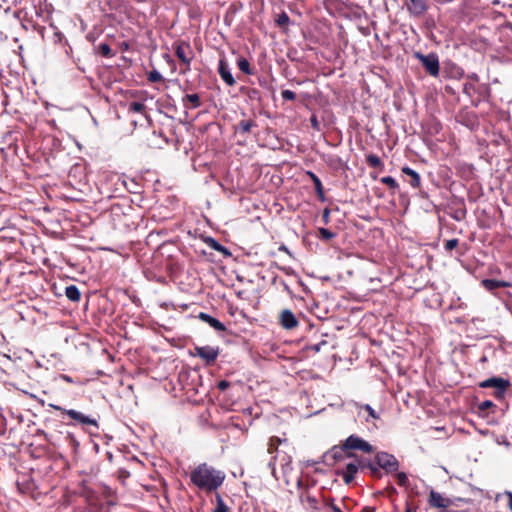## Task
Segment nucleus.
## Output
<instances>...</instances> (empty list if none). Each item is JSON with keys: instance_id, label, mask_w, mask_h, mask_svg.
I'll return each mask as SVG.
<instances>
[{"instance_id": "nucleus-1", "label": "nucleus", "mask_w": 512, "mask_h": 512, "mask_svg": "<svg viewBox=\"0 0 512 512\" xmlns=\"http://www.w3.org/2000/svg\"><path fill=\"white\" fill-rule=\"evenodd\" d=\"M225 479L224 473L216 470L206 463L198 465L190 473L191 482L201 490L206 492L215 491L220 487Z\"/></svg>"}, {"instance_id": "nucleus-2", "label": "nucleus", "mask_w": 512, "mask_h": 512, "mask_svg": "<svg viewBox=\"0 0 512 512\" xmlns=\"http://www.w3.org/2000/svg\"><path fill=\"white\" fill-rule=\"evenodd\" d=\"M49 407H51L54 410L59 411L63 415H67L72 420L76 421L77 423H80L82 425H91L96 428L99 427L98 422L95 418H92L90 416L84 415L83 413L76 411L74 409H65L59 405L55 404H49Z\"/></svg>"}, {"instance_id": "nucleus-3", "label": "nucleus", "mask_w": 512, "mask_h": 512, "mask_svg": "<svg viewBox=\"0 0 512 512\" xmlns=\"http://www.w3.org/2000/svg\"><path fill=\"white\" fill-rule=\"evenodd\" d=\"M479 386L481 388H494L495 391L493 395L497 399L504 398L508 388L510 387V382L507 379L499 378V377H491L484 381H482Z\"/></svg>"}, {"instance_id": "nucleus-4", "label": "nucleus", "mask_w": 512, "mask_h": 512, "mask_svg": "<svg viewBox=\"0 0 512 512\" xmlns=\"http://www.w3.org/2000/svg\"><path fill=\"white\" fill-rule=\"evenodd\" d=\"M376 464L387 474L397 472L399 469L398 459L387 452H378L375 455Z\"/></svg>"}, {"instance_id": "nucleus-5", "label": "nucleus", "mask_w": 512, "mask_h": 512, "mask_svg": "<svg viewBox=\"0 0 512 512\" xmlns=\"http://www.w3.org/2000/svg\"><path fill=\"white\" fill-rule=\"evenodd\" d=\"M353 456L354 454L352 452H348V450L344 447L343 442L340 445L333 446L325 453V458L329 465H335L336 463Z\"/></svg>"}, {"instance_id": "nucleus-6", "label": "nucleus", "mask_w": 512, "mask_h": 512, "mask_svg": "<svg viewBox=\"0 0 512 512\" xmlns=\"http://www.w3.org/2000/svg\"><path fill=\"white\" fill-rule=\"evenodd\" d=\"M194 350L195 355L201 358L208 366L213 365L220 354V349L217 346H196Z\"/></svg>"}, {"instance_id": "nucleus-7", "label": "nucleus", "mask_w": 512, "mask_h": 512, "mask_svg": "<svg viewBox=\"0 0 512 512\" xmlns=\"http://www.w3.org/2000/svg\"><path fill=\"white\" fill-rule=\"evenodd\" d=\"M343 443L348 452L353 450H359L368 454L374 452V447L370 443L356 435H350Z\"/></svg>"}, {"instance_id": "nucleus-8", "label": "nucleus", "mask_w": 512, "mask_h": 512, "mask_svg": "<svg viewBox=\"0 0 512 512\" xmlns=\"http://www.w3.org/2000/svg\"><path fill=\"white\" fill-rule=\"evenodd\" d=\"M416 57L421 61L423 67L432 76H438L439 74V59L434 53L428 55L416 54Z\"/></svg>"}, {"instance_id": "nucleus-9", "label": "nucleus", "mask_w": 512, "mask_h": 512, "mask_svg": "<svg viewBox=\"0 0 512 512\" xmlns=\"http://www.w3.org/2000/svg\"><path fill=\"white\" fill-rule=\"evenodd\" d=\"M364 462V460L358 459V463H348L344 468L337 469L336 474L341 476L345 484H350L355 479V475L357 474L360 464Z\"/></svg>"}, {"instance_id": "nucleus-10", "label": "nucleus", "mask_w": 512, "mask_h": 512, "mask_svg": "<svg viewBox=\"0 0 512 512\" xmlns=\"http://www.w3.org/2000/svg\"><path fill=\"white\" fill-rule=\"evenodd\" d=\"M175 54L187 67L190 66L194 54L189 43L183 41L177 43L175 46Z\"/></svg>"}, {"instance_id": "nucleus-11", "label": "nucleus", "mask_w": 512, "mask_h": 512, "mask_svg": "<svg viewBox=\"0 0 512 512\" xmlns=\"http://www.w3.org/2000/svg\"><path fill=\"white\" fill-rule=\"evenodd\" d=\"M409 13L413 16H422L428 9L426 0H405Z\"/></svg>"}, {"instance_id": "nucleus-12", "label": "nucleus", "mask_w": 512, "mask_h": 512, "mask_svg": "<svg viewBox=\"0 0 512 512\" xmlns=\"http://www.w3.org/2000/svg\"><path fill=\"white\" fill-rule=\"evenodd\" d=\"M428 503L431 507L445 509L451 505V500L442 496L439 492L431 490L429 493Z\"/></svg>"}, {"instance_id": "nucleus-13", "label": "nucleus", "mask_w": 512, "mask_h": 512, "mask_svg": "<svg viewBox=\"0 0 512 512\" xmlns=\"http://www.w3.org/2000/svg\"><path fill=\"white\" fill-rule=\"evenodd\" d=\"M218 72L222 78V80L228 85L233 86L235 84V79L231 74L230 67L225 59H220Z\"/></svg>"}, {"instance_id": "nucleus-14", "label": "nucleus", "mask_w": 512, "mask_h": 512, "mask_svg": "<svg viewBox=\"0 0 512 512\" xmlns=\"http://www.w3.org/2000/svg\"><path fill=\"white\" fill-rule=\"evenodd\" d=\"M481 285L490 292H493L494 290L498 288H506L511 287L512 283L508 281L503 280H495V279H483L481 281Z\"/></svg>"}, {"instance_id": "nucleus-15", "label": "nucleus", "mask_w": 512, "mask_h": 512, "mask_svg": "<svg viewBox=\"0 0 512 512\" xmlns=\"http://www.w3.org/2000/svg\"><path fill=\"white\" fill-rule=\"evenodd\" d=\"M362 470L368 469L370 471V475L376 479H380L382 477L381 468L376 464V462L365 461L360 464Z\"/></svg>"}, {"instance_id": "nucleus-16", "label": "nucleus", "mask_w": 512, "mask_h": 512, "mask_svg": "<svg viewBox=\"0 0 512 512\" xmlns=\"http://www.w3.org/2000/svg\"><path fill=\"white\" fill-rule=\"evenodd\" d=\"M402 172L411 177L410 184L412 187L418 188L420 186V175L415 170L410 167H403Z\"/></svg>"}, {"instance_id": "nucleus-17", "label": "nucleus", "mask_w": 512, "mask_h": 512, "mask_svg": "<svg viewBox=\"0 0 512 512\" xmlns=\"http://www.w3.org/2000/svg\"><path fill=\"white\" fill-rule=\"evenodd\" d=\"M65 295L69 300L73 302L79 301L81 297V293L76 285L67 286L65 288Z\"/></svg>"}, {"instance_id": "nucleus-18", "label": "nucleus", "mask_w": 512, "mask_h": 512, "mask_svg": "<svg viewBox=\"0 0 512 512\" xmlns=\"http://www.w3.org/2000/svg\"><path fill=\"white\" fill-rule=\"evenodd\" d=\"M307 174L310 176L311 180L313 181L314 188H315L317 195L319 196L320 199L323 200L324 199V191H323V186H322L321 180L313 172H308Z\"/></svg>"}, {"instance_id": "nucleus-19", "label": "nucleus", "mask_w": 512, "mask_h": 512, "mask_svg": "<svg viewBox=\"0 0 512 512\" xmlns=\"http://www.w3.org/2000/svg\"><path fill=\"white\" fill-rule=\"evenodd\" d=\"M302 503L312 510H318V501L314 496L305 494L302 498Z\"/></svg>"}, {"instance_id": "nucleus-20", "label": "nucleus", "mask_w": 512, "mask_h": 512, "mask_svg": "<svg viewBox=\"0 0 512 512\" xmlns=\"http://www.w3.org/2000/svg\"><path fill=\"white\" fill-rule=\"evenodd\" d=\"M215 500H216V507L213 510V512H229L228 506L225 504L224 500L222 499V497L219 493H216Z\"/></svg>"}, {"instance_id": "nucleus-21", "label": "nucleus", "mask_w": 512, "mask_h": 512, "mask_svg": "<svg viewBox=\"0 0 512 512\" xmlns=\"http://www.w3.org/2000/svg\"><path fill=\"white\" fill-rule=\"evenodd\" d=\"M237 65H238V68L245 74L247 75H251L252 74V70L250 68V63L249 61L244 58V57H240L237 61Z\"/></svg>"}, {"instance_id": "nucleus-22", "label": "nucleus", "mask_w": 512, "mask_h": 512, "mask_svg": "<svg viewBox=\"0 0 512 512\" xmlns=\"http://www.w3.org/2000/svg\"><path fill=\"white\" fill-rule=\"evenodd\" d=\"M366 161L367 163L373 167V168H382L383 167V162L381 161V159L375 155V154H369L367 155L366 157Z\"/></svg>"}, {"instance_id": "nucleus-23", "label": "nucleus", "mask_w": 512, "mask_h": 512, "mask_svg": "<svg viewBox=\"0 0 512 512\" xmlns=\"http://www.w3.org/2000/svg\"><path fill=\"white\" fill-rule=\"evenodd\" d=\"M281 443V439L279 437L273 436L270 438L268 443L267 452L269 454H273L278 450V446Z\"/></svg>"}, {"instance_id": "nucleus-24", "label": "nucleus", "mask_w": 512, "mask_h": 512, "mask_svg": "<svg viewBox=\"0 0 512 512\" xmlns=\"http://www.w3.org/2000/svg\"><path fill=\"white\" fill-rule=\"evenodd\" d=\"M254 126L255 122L253 120H242L238 123V128L242 133H249Z\"/></svg>"}, {"instance_id": "nucleus-25", "label": "nucleus", "mask_w": 512, "mask_h": 512, "mask_svg": "<svg viewBox=\"0 0 512 512\" xmlns=\"http://www.w3.org/2000/svg\"><path fill=\"white\" fill-rule=\"evenodd\" d=\"M191 103V108H198L201 105L200 97L198 94H187L184 98Z\"/></svg>"}, {"instance_id": "nucleus-26", "label": "nucleus", "mask_w": 512, "mask_h": 512, "mask_svg": "<svg viewBox=\"0 0 512 512\" xmlns=\"http://www.w3.org/2000/svg\"><path fill=\"white\" fill-rule=\"evenodd\" d=\"M396 480L397 484L401 487H408L409 486V479L406 473L404 472H398L396 474Z\"/></svg>"}, {"instance_id": "nucleus-27", "label": "nucleus", "mask_w": 512, "mask_h": 512, "mask_svg": "<svg viewBox=\"0 0 512 512\" xmlns=\"http://www.w3.org/2000/svg\"><path fill=\"white\" fill-rule=\"evenodd\" d=\"M99 53L104 57H112L113 52L111 47L107 43H101L98 47Z\"/></svg>"}, {"instance_id": "nucleus-28", "label": "nucleus", "mask_w": 512, "mask_h": 512, "mask_svg": "<svg viewBox=\"0 0 512 512\" xmlns=\"http://www.w3.org/2000/svg\"><path fill=\"white\" fill-rule=\"evenodd\" d=\"M381 182L385 185H387L390 189H397L398 188V183L396 182V180L391 177V176H385V177H382L381 178Z\"/></svg>"}, {"instance_id": "nucleus-29", "label": "nucleus", "mask_w": 512, "mask_h": 512, "mask_svg": "<svg viewBox=\"0 0 512 512\" xmlns=\"http://www.w3.org/2000/svg\"><path fill=\"white\" fill-rule=\"evenodd\" d=\"M289 21H290V18L286 12H282L281 14H279L276 19V23L280 27L288 25Z\"/></svg>"}, {"instance_id": "nucleus-30", "label": "nucleus", "mask_w": 512, "mask_h": 512, "mask_svg": "<svg viewBox=\"0 0 512 512\" xmlns=\"http://www.w3.org/2000/svg\"><path fill=\"white\" fill-rule=\"evenodd\" d=\"M145 110V105L141 102H132L129 105V111L135 113H143Z\"/></svg>"}, {"instance_id": "nucleus-31", "label": "nucleus", "mask_w": 512, "mask_h": 512, "mask_svg": "<svg viewBox=\"0 0 512 512\" xmlns=\"http://www.w3.org/2000/svg\"><path fill=\"white\" fill-rule=\"evenodd\" d=\"M148 80L152 83H155L162 81L163 77L159 71L154 69L148 73Z\"/></svg>"}, {"instance_id": "nucleus-32", "label": "nucleus", "mask_w": 512, "mask_h": 512, "mask_svg": "<svg viewBox=\"0 0 512 512\" xmlns=\"http://www.w3.org/2000/svg\"><path fill=\"white\" fill-rule=\"evenodd\" d=\"M318 232L320 234V237L324 240H330L335 236L333 232L326 228H319Z\"/></svg>"}, {"instance_id": "nucleus-33", "label": "nucleus", "mask_w": 512, "mask_h": 512, "mask_svg": "<svg viewBox=\"0 0 512 512\" xmlns=\"http://www.w3.org/2000/svg\"><path fill=\"white\" fill-rule=\"evenodd\" d=\"M494 403L490 400H485L478 405L479 412H485L488 409L494 407Z\"/></svg>"}, {"instance_id": "nucleus-34", "label": "nucleus", "mask_w": 512, "mask_h": 512, "mask_svg": "<svg viewBox=\"0 0 512 512\" xmlns=\"http://www.w3.org/2000/svg\"><path fill=\"white\" fill-rule=\"evenodd\" d=\"M216 331L226 332L228 327L223 322H208Z\"/></svg>"}, {"instance_id": "nucleus-35", "label": "nucleus", "mask_w": 512, "mask_h": 512, "mask_svg": "<svg viewBox=\"0 0 512 512\" xmlns=\"http://www.w3.org/2000/svg\"><path fill=\"white\" fill-rule=\"evenodd\" d=\"M280 320H296V319L291 310L284 309L280 314Z\"/></svg>"}, {"instance_id": "nucleus-36", "label": "nucleus", "mask_w": 512, "mask_h": 512, "mask_svg": "<svg viewBox=\"0 0 512 512\" xmlns=\"http://www.w3.org/2000/svg\"><path fill=\"white\" fill-rule=\"evenodd\" d=\"M281 96L284 100H289V101H293L296 98L295 93L291 90H283L281 92Z\"/></svg>"}, {"instance_id": "nucleus-37", "label": "nucleus", "mask_w": 512, "mask_h": 512, "mask_svg": "<svg viewBox=\"0 0 512 512\" xmlns=\"http://www.w3.org/2000/svg\"><path fill=\"white\" fill-rule=\"evenodd\" d=\"M457 245H458L457 239H450V240L446 241L445 249L450 251V250L454 249Z\"/></svg>"}, {"instance_id": "nucleus-38", "label": "nucleus", "mask_w": 512, "mask_h": 512, "mask_svg": "<svg viewBox=\"0 0 512 512\" xmlns=\"http://www.w3.org/2000/svg\"><path fill=\"white\" fill-rule=\"evenodd\" d=\"M299 322H280L281 326L286 330H292L297 327Z\"/></svg>"}, {"instance_id": "nucleus-39", "label": "nucleus", "mask_w": 512, "mask_h": 512, "mask_svg": "<svg viewBox=\"0 0 512 512\" xmlns=\"http://www.w3.org/2000/svg\"><path fill=\"white\" fill-rule=\"evenodd\" d=\"M310 123H311V126H312L313 129H315L317 131L320 130V123H319V121H318L316 116H312L310 118Z\"/></svg>"}, {"instance_id": "nucleus-40", "label": "nucleus", "mask_w": 512, "mask_h": 512, "mask_svg": "<svg viewBox=\"0 0 512 512\" xmlns=\"http://www.w3.org/2000/svg\"><path fill=\"white\" fill-rule=\"evenodd\" d=\"M363 409L366 410L369 414V416H371L372 418H377V415L374 411V409L370 406V405H365L363 406Z\"/></svg>"}, {"instance_id": "nucleus-41", "label": "nucleus", "mask_w": 512, "mask_h": 512, "mask_svg": "<svg viewBox=\"0 0 512 512\" xmlns=\"http://www.w3.org/2000/svg\"><path fill=\"white\" fill-rule=\"evenodd\" d=\"M230 386V383L226 380H222L218 383V388L222 391L226 390Z\"/></svg>"}, {"instance_id": "nucleus-42", "label": "nucleus", "mask_w": 512, "mask_h": 512, "mask_svg": "<svg viewBox=\"0 0 512 512\" xmlns=\"http://www.w3.org/2000/svg\"><path fill=\"white\" fill-rule=\"evenodd\" d=\"M211 242H212V245L211 247H213L215 250L217 251H223L225 248L219 244L218 242H216L215 240L211 239Z\"/></svg>"}, {"instance_id": "nucleus-43", "label": "nucleus", "mask_w": 512, "mask_h": 512, "mask_svg": "<svg viewBox=\"0 0 512 512\" xmlns=\"http://www.w3.org/2000/svg\"><path fill=\"white\" fill-rule=\"evenodd\" d=\"M326 505L330 507L333 512H342V510L338 506H336L332 501L327 502Z\"/></svg>"}, {"instance_id": "nucleus-44", "label": "nucleus", "mask_w": 512, "mask_h": 512, "mask_svg": "<svg viewBox=\"0 0 512 512\" xmlns=\"http://www.w3.org/2000/svg\"><path fill=\"white\" fill-rule=\"evenodd\" d=\"M199 318L201 320H205V321H208V320H216L215 318L207 315V314H204V313H199Z\"/></svg>"}, {"instance_id": "nucleus-45", "label": "nucleus", "mask_w": 512, "mask_h": 512, "mask_svg": "<svg viewBox=\"0 0 512 512\" xmlns=\"http://www.w3.org/2000/svg\"><path fill=\"white\" fill-rule=\"evenodd\" d=\"M102 353L104 355H106L107 359L110 361V362H114V356L112 354H110L106 349H102Z\"/></svg>"}, {"instance_id": "nucleus-46", "label": "nucleus", "mask_w": 512, "mask_h": 512, "mask_svg": "<svg viewBox=\"0 0 512 512\" xmlns=\"http://www.w3.org/2000/svg\"><path fill=\"white\" fill-rule=\"evenodd\" d=\"M506 496L508 498V507L512 511V492H506Z\"/></svg>"}, {"instance_id": "nucleus-47", "label": "nucleus", "mask_w": 512, "mask_h": 512, "mask_svg": "<svg viewBox=\"0 0 512 512\" xmlns=\"http://www.w3.org/2000/svg\"><path fill=\"white\" fill-rule=\"evenodd\" d=\"M322 344H326V341H322L321 343H318V344H315V345H312L310 348L315 351V352H319L320 351V345Z\"/></svg>"}, {"instance_id": "nucleus-48", "label": "nucleus", "mask_w": 512, "mask_h": 512, "mask_svg": "<svg viewBox=\"0 0 512 512\" xmlns=\"http://www.w3.org/2000/svg\"><path fill=\"white\" fill-rule=\"evenodd\" d=\"M361 512H375V508L366 506L361 510Z\"/></svg>"}, {"instance_id": "nucleus-49", "label": "nucleus", "mask_w": 512, "mask_h": 512, "mask_svg": "<svg viewBox=\"0 0 512 512\" xmlns=\"http://www.w3.org/2000/svg\"><path fill=\"white\" fill-rule=\"evenodd\" d=\"M279 250H280V251H284V252H285V253H287V254H290V252H289L288 248H287L285 245H281V246L279 247Z\"/></svg>"}, {"instance_id": "nucleus-50", "label": "nucleus", "mask_w": 512, "mask_h": 512, "mask_svg": "<svg viewBox=\"0 0 512 512\" xmlns=\"http://www.w3.org/2000/svg\"><path fill=\"white\" fill-rule=\"evenodd\" d=\"M405 512H415L412 509L408 508Z\"/></svg>"}]
</instances>
